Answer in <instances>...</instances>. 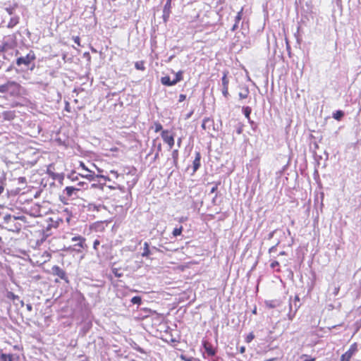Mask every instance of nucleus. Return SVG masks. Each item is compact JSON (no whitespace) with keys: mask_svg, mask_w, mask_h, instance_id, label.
I'll return each instance as SVG.
<instances>
[{"mask_svg":"<svg viewBox=\"0 0 361 361\" xmlns=\"http://www.w3.org/2000/svg\"><path fill=\"white\" fill-rule=\"evenodd\" d=\"M22 86L15 81H8L0 85V93H7L10 97H19L22 95Z\"/></svg>","mask_w":361,"mask_h":361,"instance_id":"f257e3e1","label":"nucleus"},{"mask_svg":"<svg viewBox=\"0 0 361 361\" xmlns=\"http://www.w3.org/2000/svg\"><path fill=\"white\" fill-rule=\"evenodd\" d=\"M51 254L47 251L38 250L36 253L32 255V259L35 263L42 265L49 261L51 259Z\"/></svg>","mask_w":361,"mask_h":361,"instance_id":"f03ea898","label":"nucleus"},{"mask_svg":"<svg viewBox=\"0 0 361 361\" xmlns=\"http://www.w3.org/2000/svg\"><path fill=\"white\" fill-rule=\"evenodd\" d=\"M71 241L76 242V243L73 245V248L70 247L69 249H71L78 253L82 252L83 250L87 248V245L85 243L86 239L81 235L73 237Z\"/></svg>","mask_w":361,"mask_h":361,"instance_id":"7ed1b4c3","label":"nucleus"},{"mask_svg":"<svg viewBox=\"0 0 361 361\" xmlns=\"http://www.w3.org/2000/svg\"><path fill=\"white\" fill-rule=\"evenodd\" d=\"M78 169H81L82 172L79 173V175L89 180H94L96 175L95 172L92 169L87 166L82 161H80L79 166Z\"/></svg>","mask_w":361,"mask_h":361,"instance_id":"20e7f679","label":"nucleus"},{"mask_svg":"<svg viewBox=\"0 0 361 361\" xmlns=\"http://www.w3.org/2000/svg\"><path fill=\"white\" fill-rule=\"evenodd\" d=\"M36 59L35 54L33 51H30L25 56H20L16 59V65L20 66L21 65H25L28 66L31 62L34 61Z\"/></svg>","mask_w":361,"mask_h":361,"instance_id":"39448f33","label":"nucleus"},{"mask_svg":"<svg viewBox=\"0 0 361 361\" xmlns=\"http://www.w3.org/2000/svg\"><path fill=\"white\" fill-rule=\"evenodd\" d=\"M357 343L351 344L349 349L341 356L340 361H350L352 357L357 352Z\"/></svg>","mask_w":361,"mask_h":361,"instance_id":"423d86ee","label":"nucleus"},{"mask_svg":"<svg viewBox=\"0 0 361 361\" xmlns=\"http://www.w3.org/2000/svg\"><path fill=\"white\" fill-rule=\"evenodd\" d=\"M161 136L163 141L167 144L169 149H172L174 145V136L173 134H171L169 130H164L161 133Z\"/></svg>","mask_w":361,"mask_h":361,"instance_id":"0eeeda50","label":"nucleus"},{"mask_svg":"<svg viewBox=\"0 0 361 361\" xmlns=\"http://www.w3.org/2000/svg\"><path fill=\"white\" fill-rule=\"evenodd\" d=\"M84 185V182H80L78 183V186H67L64 189V192L67 197H71L73 195L77 197L78 192L80 190V188H79V186H83Z\"/></svg>","mask_w":361,"mask_h":361,"instance_id":"6e6552de","label":"nucleus"},{"mask_svg":"<svg viewBox=\"0 0 361 361\" xmlns=\"http://www.w3.org/2000/svg\"><path fill=\"white\" fill-rule=\"evenodd\" d=\"M60 215H61L60 216H56V222L57 224L56 226H58L60 222L62 223L64 220L67 222L68 224H70V221H71V218H72V214L68 210V209H63L60 213Z\"/></svg>","mask_w":361,"mask_h":361,"instance_id":"1a4fd4ad","label":"nucleus"},{"mask_svg":"<svg viewBox=\"0 0 361 361\" xmlns=\"http://www.w3.org/2000/svg\"><path fill=\"white\" fill-rule=\"evenodd\" d=\"M202 345L208 356H214L216 354V349L213 347V345L207 340L202 341Z\"/></svg>","mask_w":361,"mask_h":361,"instance_id":"9d476101","label":"nucleus"},{"mask_svg":"<svg viewBox=\"0 0 361 361\" xmlns=\"http://www.w3.org/2000/svg\"><path fill=\"white\" fill-rule=\"evenodd\" d=\"M52 274L59 276L61 279L68 281L66 271L57 265L53 266L51 268Z\"/></svg>","mask_w":361,"mask_h":361,"instance_id":"9b49d317","label":"nucleus"},{"mask_svg":"<svg viewBox=\"0 0 361 361\" xmlns=\"http://www.w3.org/2000/svg\"><path fill=\"white\" fill-rule=\"evenodd\" d=\"M171 2L172 0H166V2L164 5V9H163V20L164 22L168 21L170 14H171Z\"/></svg>","mask_w":361,"mask_h":361,"instance_id":"f8f14e48","label":"nucleus"},{"mask_svg":"<svg viewBox=\"0 0 361 361\" xmlns=\"http://www.w3.org/2000/svg\"><path fill=\"white\" fill-rule=\"evenodd\" d=\"M47 173L54 179L57 178L58 173L56 172L54 164H50L47 166Z\"/></svg>","mask_w":361,"mask_h":361,"instance_id":"ddd939ff","label":"nucleus"},{"mask_svg":"<svg viewBox=\"0 0 361 361\" xmlns=\"http://www.w3.org/2000/svg\"><path fill=\"white\" fill-rule=\"evenodd\" d=\"M201 154L199 152L195 153V158L193 161V172H195L200 166Z\"/></svg>","mask_w":361,"mask_h":361,"instance_id":"4468645a","label":"nucleus"},{"mask_svg":"<svg viewBox=\"0 0 361 361\" xmlns=\"http://www.w3.org/2000/svg\"><path fill=\"white\" fill-rule=\"evenodd\" d=\"M85 185H86L85 189H87V190L97 189V190H99V191H103L104 187L105 185V183H92L90 187L88 186V184L85 183Z\"/></svg>","mask_w":361,"mask_h":361,"instance_id":"2eb2a0df","label":"nucleus"},{"mask_svg":"<svg viewBox=\"0 0 361 361\" xmlns=\"http://www.w3.org/2000/svg\"><path fill=\"white\" fill-rule=\"evenodd\" d=\"M161 82L165 86H173L175 85L173 80H171L170 77L166 75L161 78Z\"/></svg>","mask_w":361,"mask_h":361,"instance_id":"dca6fc26","label":"nucleus"},{"mask_svg":"<svg viewBox=\"0 0 361 361\" xmlns=\"http://www.w3.org/2000/svg\"><path fill=\"white\" fill-rule=\"evenodd\" d=\"M19 23V17H12L8 23L7 27L13 28Z\"/></svg>","mask_w":361,"mask_h":361,"instance_id":"f3484780","label":"nucleus"},{"mask_svg":"<svg viewBox=\"0 0 361 361\" xmlns=\"http://www.w3.org/2000/svg\"><path fill=\"white\" fill-rule=\"evenodd\" d=\"M243 11V8H242L240 9V11L237 13V15L235 18V24L233 25V27L232 29L233 30H235L238 27V23L240 21V20L242 19Z\"/></svg>","mask_w":361,"mask_h":361,"instance_id":"a211bd4d","label":"nucleus"},{"mask_svg":"<svg viewBox=\"0 0 361 361\" xmlns=\"http://www.w3.org/2000/svg\"><path fill=\"white\" fill-rule=\"evenodd\" d=\"M270 267L278 273H280L281 271L280 264L276 260H272L271 262Z\"/></svg>","mask_w":361,"mask_h":361,"instance_id":"6ab92c4d","label":"nucleus"},{"mask_svg":"<svg viewBox=\"0 0 361 361\" xmlns=\"http://www.w3.org/2000/svg\"><path fill=\"white\" fill-rule=\"evenodd\" d=\"M22 219L21 216L16 217V216H11V214H7L4 217V222L7 224H9V223L11 221H14L17 219Z\"/></svg>","mask_w":361,"mask_h":361,"instance_id":"aec40b11","label":"nucleus"},{"mask_svg":"<svg viewBox=\"0 0 361 361\" xmlns=\"http://www.w3.org/2000/svg\"><path fill=\"white\" fill-rule=\"evenodd\" d=\"M150 254H151V252L149 250V245L147 242H145L142 256L147 257L150 255Z\"/></svg>","mask_w":361,"mask_h":361,"instance_id":"412c9836","label":"nucleus"},{"mask_svg":"<svg viewBox=\"0 0 361 361\" xmlns=\"http://www.w3.org/2000/svg\"><path fill=\"white\" fill-rule=\"evenodd\" d=\"M183 80V71H178L176 73V76H175V78L173 79V82L176 85L178 82L182 81Z\"/></svg>","mask_w":361,"mask_h":361,"instance_id":"4be33fe9","label":"nucleus"},{"mask_svg":"<svg viewBox=\"0 0 361 361\" xmlns=\"http://www.w3.org/2000/svg\"><path fill=\"white\" fill-rule=\"evenodd\" d=\"M228 71H224L223 73V76L221 78L222 87H228L229 80L228 78Z\"/></svg>","mask_w":361,"mask_h":361,"instance_id":"5701e85b","label":"nucleus"},{"mask_svg":"<svg viewBox=\"0 0 361 361\" xmlns=\"http://www.w3.org/2000/svg\"><path fill=\"white\" fill-rule=\"evenodd\" d=\"M243 113H244V115L245 116V118L251 122V119H250V114L252 112V109L251 107L250 106H245V107H243Z\"/></svg>","mask_w":361,"mask_h":361,"instance_id":"b1692460","label":"nucleus"},{"mask_svg":"<svg viewBox=\"0 0 361 361\" xmlns=\"http://www.w3.org/2000/svg\"><path fill=\"white\" fill-rule=\"evenodd\" d=\"M249 93H250V92H249L248 88L245 87V89L243 90V91L239 92L238 95H239L240 99H244L247 98Z\"/></svg>","mask_w":361,"mask_h":361,"instance_id":"393cba45","label":"nucleus"},{"mask_svg":"<svg viewBox=\"0 0 361 361\" xmlns=\"http://www.w3.org/2000/svg\"><path fill=\"white\" fill-rule=\"evenodd\" d=\"M135 68L137 70L140 71H145V62L143 61H137L135 63Z\"/></svg>","mask_w":361,"mask_h":361,"instance_id":"a878e982","label":"nucleus"},{"mask_svg":"<svg viewBox=\"0 0 361 361\" xmlns=\"http://www.w3.org/2000/svg\"><path fill=\"white\" fill-rule=\"evenodd\" d=\"M343 116V111H342L341 110H338L335 113H334L333 118L337 121H340Z\"/></svg>","mask_w":361,"mask_h":361,"instance_id":"bb28decb","label":"nucleus"},{"mask_svg":"<svg viewBox=\"0 0 361 361\" xmlns=\"http://www.w3.org/2000/svg\"><path fill=\"white\" fill-rule=\"evenodd\" d=\"M6 298L11 300H13L14 301L15 300H18L19 299V296L17 295H15L13 292L11 291H7L6 293Z\"/></svg>","mask_w":361,"mask_h":361,"instance_id":"cd10ccee","label":"nucleus"},{"mask_svg":"<svg viewBox=\"0 0 361 361\" xmlns=\"http://www.w3.org/2000/svg\"><path fill=\"white\" fill-rule=\"evenodd\" d=\"M212 122H213V121L212 119H210L209 118H204L202 121V129H204V130L208 129L209 127L207 126V123H212Z\"/></svg>","mask_w":361,"mask_h":361,"instance_id":"c85d7f7f","label":"nucleus"},{"mask_svg":"<svg viewBox=\"0 0 361 361\" xmlns=\"http://www.w3.org/2000/svg\"><path fill=\"white\" fill-rule=\"evenodd\" d=\"M99 173L96 175V178H102L104 180V183H106V181H111V178L109 177V176H104L102 174H101L100 173L102 172V171L99 169H97Z\"/></svg>","mask_w":361,"mask_h":361,"instance_id":"c756f323","label":"nucleus"},{"mask_svg":"<svg viewBox=\"0 0 361 361\" xmlns=\"http://www.w3.org/2000/svg\"><path fill=\"white\" fill-rule=\"evenodd\" d=\"M6 228L8 230V231H13V232H18L20 230V225L18 224V225H14L13 226H12L11 225H8V226L6 227Z\"/></svg>","mask_w":361,"mask_h":361,"instance_id":"7c9ffc66","label":"nucleus"},{"mask_svg":"<svg viewBox=\"0 0 361 361\" xmlns=\"http://www.w3.org/2000/svg\"><path fill=\"white\" fill-rule=\"evenodd\" d=\"M183 230V228L182 226H180L179 228H175L172 232V234L175 237H176L178 235H180Z\"/></svg>","mask_w":361,"mask_h":361,"instance_id":"2f4dec72","label":"nucleus"},{"mask_svg":"<svg viewBox=\"0 0 361 361\" xmlns=\"http://www.w3.org/2000/svg\"><path fill=\"white\" fill-rule=\"evenodd\" d=\"M131 302L140 305L142 303V298L140 296H134L131 299Z\"/></svg>","mask_w":361,"mask_h":361,"instance_id":"473e14b6","label":"nucleus"},{"mask_svg":"<svg viewBox=\"0 0 361 361\" xmlns=\"http://www.w3.org/2000/svg\"><path fill=\"white\" fill-rule=\"evenodd\" d=\"M254 338H255V335H254L253 332H250L249 334L247 335V336L245 338V341L246 343H249Z\"/></svg>","mask_w":361,"mask_h":361,"instance_id":"72a5a7b5","label":"nucleus"},{"mask_svg":"<svg viewBox=\"0 0 361 361\" xmlns=\"http://www.w3.org/2000/svg\"><path fill=\"white\" fill-rule=\"evenodd\" d=\"M162 128H163L162 125L160 123H159V122L154 123V131L156 133L159 132L161 130L162 131Z\"/></svg>","mask_w":361,"mask_h":361,"instance_id":"f704fd0d","label":"nucleus"},{"mask_svg":"<svg viewBox=\"0 0 361 361\" xmlns=\"http://www.w3.org/2000/svg\"><path fill=\"white\" fill-rule=\"evenodd\" d=\"M222 94L226 98L228 97V87H222Z\"/></svg>","mask_w":361,"mask_h":361,"instance_id":"c9c22d12","label":"nucleus"},{"mask_svg":"<svg viewBox=\"0 0 361 361\" xmlns=\"http://www.w3.org/2000/svg\"><path fill=\"white\" fill-rule=\"evenodd\" d=\"M172 157L175 161H176L178 160V149H174L172 152Z\"/></svg>","mask_w":361,"mask_h":361,"instance_id":"e433bc0d","label":"nucleus"},{"mask_svg":"<svg viewBox=\"0 0 361 361\" xmlns=\"http://www.w3.org/2000/svg\"><path fill=\"white\" fill-rule=\"evenodd\" d=\"M219 185H220V182L215 183L214 185L212 188L210 192L211 193L215 192L217 190Z\"/></svg>","mask_w":361,"mask_h":361,"instance_id":"4c0bfd02","label":"nucleus"},{"mask_svg":"<svg viewBox=\"0 0 361 361\" xmlns=\"http://www.w3.org/2000/svg\"><path fill=\"white\" fill-rule=\"evenodd\" d=\"M100 244V241L98 239H96L93 243V248L95 251L98 250V246Z\"/></svg>","mask_w":361,"mask_h":361,"instance_id":"58836bf2","label":"nucleus"},{"mask_svg":"<svg viewBox=\"0 0 361 361\" xmlns=\"http://www.w3.org/2000/svg\"><path fill=\"white\" fill-rule=\"evenodd\" d=\"M73 39L74 42L76 43L79 47L81 46L80 38L79 36L73 37Z\"/></svg>","mask_w":361,"mask_h":361,"instance_id":"ea45409f","label":"nucleus"},{"mask_svg":"<svg viewBox=\"0 0 361 361\" xmlns=\"http://www.w3.org/2000/svg\"><path fill=\"white\" fill-rule=\"evenodd\" d=\"M6 357H8V361H13V360H12V355H5V354H2V355H1V359H2L3 360H6Z\"/></svg>","mask_w":361,"mask_h":361,"instance_id":"a19ab883","label":"nucleus"},{"mask_svg":"<svg viewBox=\"0 0 361 361\" xmlns=\"http://www.w3.org/2000/svg\"><path fill=\"white\" fill-rule=\"evenodd\" d=\"M185 99H186V95L184 94H180L179 95L178 102H182L185 101Z\"/></svg>","mask_w":361,"mask_h":361,"instance_id":"79ce46f5","label":"nucleus"},{"mask_svg":"<svg viewBox=\"0 0 361 361\" xmlns=\"http://www.w3.org/2000/svg\"><path fill=\"white\" fill-rule=\"evenodd\" d=\"M180 359H181L182 360H184V361H192V358H188V357H185V355H181L180 356Z\"/></svg>","mask_w":361,"mask_h":361,"instance_id":"37998d69","label":"nucleus"},{"mask_svg":"<svg viewBox=\"0 0 361 361\" xmlns=\"http://www.w3.org/2000/svg\"><path fill=\"white\" fill-rule=\"evenodd\" d=\"M110 173H111V174H113V176H114V177L115 178H118V176H119V174H118V172H117V171H116L111 170V171H110Z\"/></svg>","mask_w":361,"mask_h":361,"instance_id":"c03bdc74","label":"nucleus"},{"mask_svg":"<svg viewBox=\"0 0 361 361\" xmlns=\"http://www.w3.org/2000/svg\"><path fill=\"white\" fill-rule=\"evenodd\" d=\"M339 290H340V286L335 287V288L334 290V295H337L339 293Z\"/></svg>","mask_w":361,"mask_h":361,"instance_id":"a18cd8bd","label":"nucleus"},{"mask_svg":"<svg viewBox=\"0 0 361 361\" xmlns=\"http://www.w3.org/2000/svg\"><path fill=\"white\" fill-rule=\"evenodd\" d=\"M65 110L68 112H71V108H70V104L68 102H66V106H65Z\"/></svg>","mask_w":361,"mask_h":361,"instance_id":"49530a36","label":"nucleus"},{"mask_svg":"<svg viewBox=\"0 0 361 361\" xmlns=\"http://www.w3.org/2000/svg\"><path fill=\"white\" fill-rule=\"evenodd\" d=\"M276 250V245H274L269 249V252L271 253L272 252H275Z\"/></svg>","mask_w":361,"mask_h":361,"instance_id":"de8ad7c7","label":"nucleus"},{"mask_svg":"<svg viewBox=\"0 0 361 361\" xmlns=\"http://www.w3.org/2000/svg\"><path fill=\"white\" fill-rule=\"evenodd\" d=\"M239 352L240 353L243 354L245 352V347L241 346L239 349Z\"/></svg>","mask_w":361,"mask_h":361,"instance_id":"09e8293b","label":"nucleus"},{"mask_svg":"<svg viewBox=\"0 0 361 361\" xmlns=\"http://www.w3.org/2000/svg\"><path fill=\"white\" fill-rule=\"evenodd\" d=\"M135 350H137L138 352L141 353H145L144 350L142 348H140V347L135 348Z\"/></svg>","mask_w":361,"mask_h":361,"instance_id":"8fccbe9b","label":"nucleus"},{"mask_svg":"<svg viewBox=\"0 0 361 361\" xmlns=\"http://www.w3.org/2000/svg\"><path fill=\"white\" fill-rule=\"evenodd\" d=\"M315 360L316 359L314 357H307L305 360H304L303 361H315Z\"/></svg>","mask_w":361,"mask_h":361,"instance_id":"3c124183","label":"nucleus"},{"mask_svg":"<svg viewBox=\"0 0 361 361\" xmlns=\"http://www.w3.org/2000/svg\"><path fill=\"white\" fill-rule=\"evenodd\" d=\"M181 142H182V139H181L180 137V138H178V140H177V145H178V146L179 147H180V145H181Z\"/></svg>","mask_w":361,"mask_h":361,"instance_id":"603ef678","label":"nucleus"},{"mask_svg":"<svg viewBox=\"0 0 361 361\" xmlns=\"http://www.w3.org/2000/svg\"><path fill=\"white\" fill-rule=\"evenodd\" d=\"M32 309V305L30 304L27 305V310L28 311H31Z\"/></svg>","mask_w":361,"mask_h":361,"instance_id":"864d4df0","label":"nucleus"},{"mask_svg":"<svg viewBox=\"0 0 361 361\" xmlns=\"http://www.w3.org/2000/svg\"><path fill=\"white\" fill-rule=\"evenodd\" d=\"M4 188L2 185H0V195L3 193Z\"/></svg>","mask_w":361,"mask_h":361,"instance_id":"5fc2aeb1","label":"nucleus"},{"mask_svg":"<svg viewBox=\"0 0 361 361\" xmlns=\"http://www.w3.org/2000/svg\"><path fill=\"white\" fill-rule=\"evenodd\" d=\"M279 255H286V252L285 251H281L280 252Z\"/></svg>","mask_w":361,"mask_h":361,"instance_id":"6e6d98bb","label":"nucleus"},{"mask_svg":"<svg viewBox=\"0 0 361 361\" xmlns=\"http://www.w3.org/2000/svg\"><path fill=\"white\" fill-rule=\"evenodd\" d=\"M178 269H179L180 270L183 271V270H184V269H185V266L181 265V266H180V267H178Z\"/></svg>","mask_w":361,"mask_h":361,"instance_id":"4d7b16f0","label":"nucleus"},{"mask_svg":"<svg viewBox=\"0 0 361 361\" xmlns=\"http://www.w3.org/2000/svg\"><path fill=\"white\" fill-rule=\"evenodd\" d=\"M257 308H256V307H255V308L252 310V314H257Z\"/></svg>","mask_w":361,"mask_h":361,"instance_id":"13d9d810","label":"nucleus"},{"mask_svg":"<svg viewBox=\"0 0 361 361\" xmlns=\"http://www.w3.org/2000/svg\"><path fill=\"white\" fill-rule=\"evenodd\" d=\"M237 132L238 134H240L242 133V129L239 128Z\"/></svg>","mask_w":361,"mask_h":361,"instance_id":"bf43d9fd","label":"nucleus"},{"mask_svg":"<svg viewBox=\"0 0 361 361\" xmlns=\"http://www.w3.org/2000/svg\"><path fill=\"white\" fill-rule=\"evenodd\" d=\"M158 149H159V151L161 150V144L159 145Z\"/></svg>","mask_w":361,"mask_h":361,"instance_id":"052dcab7","label":"nucleus"},{"mask_svg":"<svg viewBox=\"0 0 361 361\" xmlns=\"http://www.w3.org/2000/svg\"><path fill=\"white\" fill-rule=\"evenodd\" d=\"M275 360L274 358H271V359L266 360H264V361H273V360Z\"/></svg>","mask_w":361,"mask_h":361,"instance_id":"680f3d73","label":"nucleus"},{"mask_svg":"<svg viewBox=\"0 0 361 361\" xmlns=\"http://www.w3.org/2000/svg\"><path fill=\"white\" fill-rule=\"evenodd\" d=\"M91 166L94 168H97L96 166L94 164H91Z\"/></svg>","mask_w":361,"mask_h":361,"instance_id":"e2e57ef3","label":"nucleus"},{"mask_svg":"<svg viewBox=\"0 0 361 361\" xmlns=\"http://www.w3.org/2000/svg\"><path fill=\"white\" fill-rule=\"evenodd\" d=\"M159 156V153L157 152L156 154H155V159Z\"/></svg>","mask_w":361,"mask_h":361,"instance_id":"0e129e2a","label":"nucleus"},{"mask_svg":"<svg viewBox=\"0 0 361 361\" xmlns=\"http://www.w3.org/2000/svg\"><path fill=\"white\" fill-rule=\"evenodd\" d=\"M295 300H299V297L298 296H295Z\"/></svg>","mask_w":361,"mask_h":361,"instance_id":"69168bd1","label":"nucleus"},{"mask_svg":"<svg viewBox=\"0 0 361 361\" xmlns=\"http://www.w3.org/2000/svg\"><path fill=\"white\" fill-rule=\"evenodd\" d=\"M130 361H137V360H131Z\"/></svg>","mask_w":361,"mask_h":361,"instance_id":"338daca9","label":"nucleus"}]
</instances>
